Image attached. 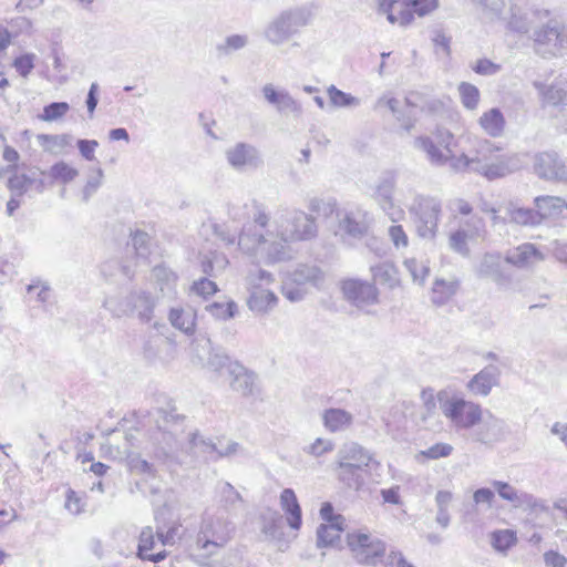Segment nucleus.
Segmentation results:
<instances>
[{
  "instance_id": "f257e3e1",
  "label": "nucleus",
  "mask_w": 567,
  "mask_h": 567,
  "mask_svg": "<svg viewBox=\"0 0 567 567\" xmlns=\"http://www.w3.org/2000/svg\"><path fill=\"white\" fill-rule=\"evenodd\" d=\"M151 416L156 427L152 433L155 457L165 463L176 462L187 440L188 453L196 457L203 456L206 462H215L217 442L205 439L198 431L186 436V416L177 413L174 406L156 408Z\"/></svg>"
},
{
  "instance_id": "f03ea898",
  "label": "nucleus",
  "mask_w": 567,
  "mask_h": 567,
  "mask_svg": "<svg viewBox=\"0 0 567 567\" xmlns=\"http://www.w3.org/2000/svg\"><path fill=\"white\" fill-rule=\"evenodd\" d=\"M268 224V214L260 205H256L252 223L245 224L238 236V247L249 256L260 257L267 265L290 259L288 241L270 233Z\"/></svg>"
},
{
  "instance_id": "7ed1b4c3",
  "label": "nucleus",
  "mask_w": 567,
  "mask_h": 567,
  "mask_svg": "<svg viewBox=\"0 0 567 567\" xmlns=\"http://www.w3.org/2000/svg\"><path fill=\"white\" fill-rule=\"evenodd\" d=\"M312 16L311 9L307 6L284 10L265 27L264 37L274 45L284 44L301 28L308 25Z\"/></svg>"
},
{
  "instance_id": "20e7f679",
  "label": "nucleus",
  "mask_w": 567,
  "mask_h": 567,
  "mask_svg": "<svg viewBox=\"0 0 567 567\" xmlns=\"http://www.w3.org/2000/svg\"><path fill=\"white\" fill-rule=\"evenodd\" d=\"M235 530L234 523L224 516L205 514L202 520L200 530L197 535V546L208 555H213L217 548L224 547Z\"/></svg>"
},
{
  "instance_id": "39448f33",
  "label": "nucleus",
  "mask_w": 567,
  "mask_h": 567,
  "mask_svg": "<svg viewBox=\"0 0 567 567\" xmlns=\"http://www.w3.org/2000/svg\"><path fill=\"white\" fill-rule=\"evenodd\" d=\"M443 415L451 422V425L457 433L467 432L481 420L482 406L473 401L461 396L439 395Z\"/></svg>"
},
{
  "instance_id": "423d86ee",
  "label": "nucleus",
  "mask_w": 567,
  "mask_h": 567,
  "mask_svg": "<svg viewBox=\"0 0 567 567\" xmlns=\"http://www.w3.org/2000/svg\"><path fill=\"white\" fill-rule=\"evenodd\" d=\"M419 237L433 240L436 237L441 202L434 197L416 196L409 209Z\"/></svg>"
},
{
  "instance_id": "0eeeda50",
  "label": "nucleus",
  "mask_w": 567,
  "mask_h": 567,
  "mask_svg": "<svg viewBox=\"0 0 567 567\" xmlns=\"http://www.w3.org/2000/svg\"><path fill=\"white\" fill-rule=\"evenodd\" d=\"M278 235L286 241L309 240L317 235L316 219L302 210H282L276 220Z\"/></svg>"
},
{
  "instance_id": "6e6552de",
  "label": "nucleus",
  "mask_w": 567,
  "mask_h": 567,
  "mask_svg": "<svg viewBox=\"0 0 567 567\" xmlns=\"http://www.w3.org/2000/svg\"><path fill=\"white\" fill-rule=\"evenodd\" d=\"M347 545L360 565L375 567L386 553V544L382 539L363 532L348 533Z\"/></svg>"
},
{
  "instance_id": "1a4fd4ad",
  "label": "nucleus",
  "mask_w": 567,
  "mask_h": 567,
  "mask_svg": "<svg viewBox=\"0 0 567 567\" xmlns=\"http://www.w3.org/2000/svg\"><path fill=\"white\" fill-rule=\"evenodd\" d=\"M539 24L540 27L535 28L533 32L537 52L543 55H556L567 47V33H564V29L557 20L549 16Z\"/></svg>"
},
{
  "instance_id": "9d476101",
  "label": "nucleus",
  "mask_w": 567,
  "mask_h": 567,
  "mask_svg": "<svg viewBox=\"0 0 567 567\" xmlns=\"http://www.w3.org/2000/svg\"><path fill=\"white\" fill-rule=\"evenodd\" d=\"M506 436V423L488 410L482 411L481 420L466 432V439L486 446L501 442Z\"/></svg>"
},
{
  "instance_id": "9b49d317",
  "label": "nucleus",
  "mask_w": 567,
  "mask_h": 567,
  "mask_svg": "<svg viewBox=\"0 0 567 567\" xmlns=\"http://www.w3.org/2000/svg\"><path fill=\"white\" fill-rule=\"evenodd\" d=\"M533 168L537 177L543 181L567 184V166L554 151L537 153L534 156Z\"/></svg>"
},
{
  "instance_id": "f8f14e48",
  "label": "nucleus",
  "mask_w": 567,
  "mask_h": 567,
  "mask_svg": "<svg viewBox=\"0 0 567 567\" xmlns=\"http://www.w3.org/2000/svg\"><path fill=\"white\" fill-rule=\"evenodd\" d=\"M227 163L237 172L256 171L264 165L259 150L245 142H238L225 152Z\"/></svg>"
},
{
  "instance_id": "ddd939ff",
  "label": "nucleus",
  "mask_w": 567,
  "mask_h": 567,
  "mask_svg": "<svg viewBox=\"0 0 567 567\" xmlns=\"http://www.w3.org/2000/svg\"><path fill=\"white\" fill-rule=\"evenodd\" d=\"M550 16V11L536 6L524 9L518 4L511 7V18L508 28L517 33H528L530 29L537 28L539 22H544Z\"/></svg>"
},
{
  "instance_id": "4468645a",
  "label": "nucleus",
  "mask_w": 567,
  "mask_h": 567,
  "mask_svg": "<svg viewBox=\"0 0 567 567\" xmlns=\"http://www.w3.org/2000/svg\"><path fill=\"white\" fill-rule=\"evenodd\" d=\"M341 291L347 301L361 308L378 301V291L374 285L360 279H347L341 284Z\"/></svg>"
},
{
  "instance_id": "2eb2a0df",
  "label": "nucleus",
  "mask_w": 567,
  "mask_h": 567,
  "mask_svg": "<svg viewBox=\"0 0 567 567\" xmlns=\"http://www.w3.org/2000/svg\"><path fill=\"white\" fill-rule=\"evenodd\" d=\"M369 230L365 221V215L361 212H346L339 218L337 236H340L344 243L352 245V241L362 239Z\"/></svg>"
},
{
  "instance_id": "dca6fc26",
  "label": "nucleus",
  "mask_w": 567,
  "mask_h": 567,
  "mask_svg": "<svg viewBox=\"0 0 567 567\" xmlns=\"http://www.w3.org/2000/svg\"><path fill=\"white\" fill-rule=\"evenodd\" d=\"M535 87L538 90L542 105L551 106L559 111L567 107V79L557 78L550 84H543L535 82Z\"/></svg>"
},
{
  "instance_id": "f3484780",
  "label": "nucleus",
  "mask_w": 567,
  "mask_h": 567,
  "mask_svg": "<svg viewBox=\"0 0 567 567\" xmlns=\"http://www.w3.org/2000/svg\"><path fill=\"white\" fill-rule=\"evenodd\" d=\"M395 175L393 172L382 174L372 188L371 197L377 202L380 208L394 220L393 194L395 189Z\"/></svg>"
},
{
  "instance_id": "a211bd4d",
  "label": "nucleus",
  "mask_w": 567,
  "mask_h": 567,
  "mask_svg": "<svg viewBox=\"0 0 567 567\" xmlns=\"http://www.w3.org/2000/svg\"><path fill=\"white\" fill-rule=\"evenodd\" d=\"M539 225L554 221L567 210V203L557 196H537L534 199Z\"/></svg>"
},
{
  "instance_id": "6ab92c4d",
  "label": "nucleus",
  "mask_w": 567,
  "mask_h": 567,
  "mask_svg": "<svg viewBox=\"0 0 567 567\" xmlns=\"http://www.w3.org/2000/svg\"><path fill=\"white\" fill-rule=\"evenodd\" d=\"M230 388L244 396L254 395L256 374L237 361L228 365Z\"/></svg>"
},
{
  "instance_id": "aec40b11",
  "label": "nucleus",
  "mask_w": 567,
  "mask_h": 567,
  "mask_svg": "<svg viewBox=\"0 0 567 567\" xmlns=\"http://www.w3.org/2000/svg\"><path fill=\"white\" fill-rule=\"evenodd\" d=\"M373 461L370 451L355 442L343 444L338 453L336 463H350L353 466H359L363 471H370V464Z\"/></svg>"
},
{
  "instance_id": "412c9836",
  "label": "nucleus",
  "mask_w": 567,
  "mask_h": 567,
  "mask_svg": "<svg viewBox=\"0 0 567 567\" xmlns=\"http://www.w3.org/2000/svg\"><path fill=\"white\" fill-rule=\"evenodd\" d=\"M518 167L519 163L516 156L496 155L487 165L480 166V175L488 181H494L507 176Z\"/></svg>"
},
{
  "instance_id": "4be33fe9",
  "label": "nucleus",
  "mask_w": 567,
  "mask_h": 567,
  "mask_svg": "<svg viewBox=\"0 0 567 567\" xmlns=\"http://www.w3.org/2000/svg\"><path fill=\"white\" fill-rule=\"evenodd\" d=\"M440 7V0H403V9H399L400 25L408 27L414 20V14L425 17Z\"/></svg>"
},
{
  "instance_id": "5701e85b",
  "label": "nucleus",
  "mask_w": 567,
  "mask_h": 567,
  "mask_svg": "<svg viewBox=\"0 0 567 567\" xmlns=\"http://www.w3.org/2000/svg\"><path fill=\"white\" fill-rule=\"evenodd\" d=\"M336 476L342 487L350 491H359L363 485L370 471H363L360 465L353 466L350 463H336Z\"/></svg>"
},
{
  "instance_id": "b1692460",
  "label": "nucleus",
  "mask_w": 567,
  "mask_h": 567,
  "mask_svg": "<svg viewBox=\"0 0 567 567\" xmlns=\"http://www.w3.org/2000/svg\"><path fill=\"white\" fill-rule=\"evenodd\" d=\"M499 370L496 365L489 364L476 373L467 383L471 392L477 395L486 396L491 393L493 386L497 385Z\"/></svg>"
},
{
  "instance_id": "393cba45",
  "label": "nucleus",
  "mask_w": 567,
  "mask_h": 567,
  "mask_svg": "<svg viewBox=\"0 0 567 567\" xmlns=\"http://www.w3.org/2000/svg\"><path fill=\"white\" fill-rule=\"evenodd\" d=\"M543 255L533 244H523L507 250L504 260L517 268H525L536 260H542Z\"/></svg>"
},
{
  "instance_id": "a878e982",
  "label": "nucleus",
  "mask_w": 567,
  "mask_h": 567,
  "mask_svg": "<svg viewBox=\"0 0 567 567\" xmlns=\"http://www.w3.org/2000/svg\"><path fill=\"white\" fill-rule=\"evenodd\" d=\"M280 505L287 515L290 528L298 530L302 525V512L296 493L292 488H285L280 494Z\"/></svg>"
},
{
  "instance_id": "bb28decb",
  "label": "nucleus",
  "mask_w": 567,
  "mask_h": 567,
  "mask_svg": "<svg viewBox=\"0 0 567 567\" xmlns=\"http://www.w3.org/2000/svg\"><path fill=\"white\" fill-rule=\"evenodd\" d=\"M289 280L297 286L311 285L319 288L324 281V272L315 265H299L289 275Z\"/></svg>"
},
{
  "instance_id": "cd10ccee",
  "label": "nucleus",
  "mask_w": 567,
  "mask_h": 567,
  "mask_svg": "<svg viewBox=\"0 0 567 567\" xmlns=\"http://www.w3.org/2000/svg\"><path fill=\"white\" fill-rule=\"evenodd\" d=\"M480 277L489 278L501 284L507 279L502 270V256L498 252H486L477 267Z\"/></svg>"
},
{
  "instance_id": "c85d7f7f",
  "label": "nucleus",
  "mask_w": 567,
  "mask_h": 567,
  "mask_svg": "<svg viewBox=\"0 0 567 567\" xmlns=\"http://www.w3.org/2000/svg\"><path fill=\"white\" fill-rule=\"evenodd\" d=\"M219 509L228 515H236L244 503L240 493L228 482L218 485Z\"/></svg>"
},
{
  "instance_id": "c756f323",
  "label": "nucleus",
  "mask_w": 567,
  "mask_h": 567,
  "mask_svg": "<svg viewBox=\"0 0 567 567\" xmlns=\"http://www.w3.org/2000/svg\"><path fill=\"white\" fill-rule=\"evenodd\" d=\"M194 344L196 346V348L200 347L204 351H207V353H208L207 365L216 372H219L224 368H226L228 370V365L230 363H233L230 361L229 357L225 352H223L220 350H215L212 347L210 339L204 334H199L195 339Z\"/></svg>"
},
{
  "instance_id": "7c9ffc66",
  "label": "nucleus",
  "mask_w": 567,
  "mask_h": 567,
  "mask_svg": "<svg viewBox=\"0 0 567 567\" xmlns=\"http://www.w3.org/2000/svg\"><path fill=\"white\" fill-rule=\"evenodd\" d=\"M278 302L277 296L267 289L254 288L247 299L248 308L255 313H267Z\"/></svg>"
},
{
  "instance_id": "2f4dec72",
  "label": "nucleus",
  "mask_w": 567,
  "mask_h": 567,
  "mask_svg": "<svg viewBox=\"0 0 567 567\" xmlns=\"http://www.w3.org/2000/svg\"><path fill=\"white\" fill-rule=\"evenodd\" d=\"M154 536L155 534L152 527L147 526L142 529L138 538L137 557L142 560H150L156 564L164 560L167 553L166 550H161L156 554H148L155 545Z\"/></svg>"
},
{
  "instance_id": "473e14b6",
  "label": "nucleus",
  "mask_w": 567,
  "mask_h": 567,
  "mask_svg": "<svg viewBox=\"0 0 567 567\" xmlns=\"http://www.w3.org/2000/svg\"><path fill=\"white\" fill-rule=\"evenodd\" d=\"M322 421L329 432L336 433L349 427L353 422V416L343 409L330 408L323 411Z\"/></svg>"
},
{
  "instance_id": "72a5a7b5",
  "label": "nucleus",
  "mask_w": 567,
  "mask_h": 567,
  "mask_svg": "<svg viewBox=\"0 0 567 567\" xmlns=\"http://www.w3.org/2000/svg\"><path fill=\"white\" fill-rule=\"evenodd\" d=\"M505 212L507 214L508 223L525 227L539 226L538 215L535 207H519L513 203H509L506 206Z\"/></svg>"
},
{
  "instance_id": "f704fd0d",
  "label": "nucleus",
  "mask_w": 567,
  "mask_h": 567,
  "mask_svg": "<svg viewBox=\"0 0 567 567\" xmlns=\"http://www.w3.org/2000/svg\"><path fill=\"white\" fill-rule=\"evenodd\" d=\"M478 122L484 132L492 137H498L504 132L505 118L498 107H493L483 113Z\"/></svg>"
},
{
  "instance_id": "c9c22d12",
  "label": "nucleus",
  "mask_w": 567,
  "mask_h": 567,
  "mask_svg": "<svg viewBox=\"0 0 567 567\" xmlns=\"http://www.w3.org/2000/svg\"><path fill=\"white\" fill-rule=\"evenodd\" d=\"M460 287L457 279L444 280L436 278L432 287V302L436 306L445 305L454 295H456Z\"/></svg>"
},
{
  "instance_id": "e433bc0d",
  "label": "nucleus",
  "mask_w": 567,
  "mask_h": 567,
  "mask_svg": "<svg viewBox=\"0 0 567 567\" xmlns=\"http://www.w3.org/2000/svg\"><path fill=\"white\" fill-rule=\"evenodd\" d=\"M134 312L143 322H150L153 318L155 300L150 292L133 291Z\"/></svg>"
},
{
  "instance_id": "4c0bfd02",
  "label": "nucleus",
  "mask_w": 567,
  "mask_h": 567,
  "mask_svg": "<svg viewBox=\"0 0 567 567\" xmlns=\"http://www.w3.org/2000/svg\"><path fill=\"white\" fill-rule=\"evenodd\" d=\"M152 272L157 285L159 286L161 291L164 295L171 296L175 293V287L178 277L173 270L161 264L155 266Z\"/></svg>"
},
{
  "instance_id": "58836bf2",
  "label": "nucleus",
  "mask_w": 567,
  "mask_h": 567,
  "mask_svg": "<svg viewBox=\"0 0 567 567\" xmlns=\"http://www.w3.org/2000/svg\"><path fill=\"white\" fill-rule=\"evenodd\" d=\"M37 140L40 146L49 153L56 154L64 147L71 146L73 136L71 134H39Z\"/></svg>"
},
{
  "instance_id": "ea45409f",
  "label": "nucleus",
  "mask_w": 567,
  "mask_h": 567,
  "mask_svg": "<svg viewBox=\"0 0 567 567\" xmlns=\"http://www.w3.org/2000/svg\"><path fill=\"white\" fill-rule=\"evenodd\" d=\"M415 147L425 152L429 161L436 166H443L447 163V154H444L429 136L417 137L415 140Z\"/></svg>"
},
{
  "instance_id": "a19ab883",
  "label": "nucleus",
  "mask_w": 567,
  "mask_h": 567,
  "mask_svg": "<svg viewBox=\"0 0 567 567\" xmlns=\"http://www.w3.org/2000/svg\"><path fill=\"white\" fill-rule=\"evenodd\" d=\"M492 485L496 489L499 497L505 501L515 503V505L527 504L530 505L533 497L526 493L518 494L517 489L503 481H493Z\"/></svg>"
},
{
  "instance_id": "79ce46f5",
  "label": "nucleus",
  "mask_w": 567,
  "mask_h": 567,
  "mask_svg": "<svg viewBox=\"0 0 567 567\" xmlns=\"http://www.w3.org/2000/svg\"><path fill=\"white\" fill-rule=\"evenodd\" d=\"M342 530L343 525L320 524L317 528V547L324 548L334 546L336 542L340 539V533Z\"/></svg>"
},
{
  "instance_id": "37998d69",
  "label": "nucleus",
  "mask_w": 567,
  "mask_h": 567,
  "mask_svg": "<svg viewBox=\"0 0 567 567\" xmlns=\"http://www.w3.org/2000/svg\"><path fill=\"white\" fill-rule=\"evenodd\" d=\"M172 326L186 334H192L195 329V317L179 308H172L168 315Z\"/></svg>"
},
{
  "instance_id": "c03bdc74",
  "label": "nucleus",
  "mask_w": 567,
  "mask_h": 567,
  "mask_svg": "<svg viewBox=\"0 0 567 567\" xmlns=\"http://www.w3.org/2000/svg\"><path fill=\"white\" fill-rule=\"evenodd\" d=\"M478 157H471L473 163V173L480 174V166L487 165L491 161L495 158V152L498 151V147H495L492 142L488 140H483L477 143Z\"/></svg>"
},
{
  "instance_id": "a18cd8bd",
  "label": "nucleus",
  "mask_w": 567,
  "mask_h": 567,
  "mask_svg": "<svg viewBox=\"0 0 567 567\" xmlns=\"http://www.w3.org/2000/svg\"><path fill=\"white\" fill-rule=\"evenodd\" d=\"M133 292L121 299H107L104 306L113 313L121 318L123 316H133L134 312Z\"/></svg>"
},
{
  "instance_id": "49530a36",
  "label": "nucleus",
  "mask_w": 567,
  "mask_h": 567,
  "mask_svg": "<svg viewBox=\"0 0 567 567\" xmlns=\"http://www.w3.org/2000/svg\"><path fill=\"white\" fill-rule=\"evenodd\" d=\"M330 104L334 107H352L360 104V100L350 93L339 90L336 85H330L327 89Z\"/></svg>"
},
{
  "instance_id": "de8ad7c7",
  "label": "nucleus",
  "mask_w": 567,
  "mask_h": 567,
  "mask_svg": "<svg viewBox=\"0 0 567 567\" xmlns=\"http://www.w3.org/2000/svg\"><path fill=\"white\" fill-rule=\"evenodd\" d=\"M462 104L467 110H475L480 102V90L471 83L462 82L458 85Z\"/></svg>"
},
{
  "instance_id": "09e8293b",
  "label": "nucleus",
  "mask_w": 567,
  "mask_h": 567,
  "mask_svg": "<svg viewBox=\"0 0 567 567\" xmlns=\"http://www.w3.org/2000/svg\"><path fill=\"white\" fill-rule=\"evenodd\" d=\"M248 44V37L244 34H233L216 47L219 55H229L235 51L244 49Z\"/></svg>"
},
{
  "instance_id": "8fccbe9b",
  "label": "nucleus",
  "mask_w": 567,
  "mask_h": 567,
  "mask_svg": "<svg viewBox=\"0 0 567 567\" xmlns=\"http://www.w3.org/2000/svg\"><path fill=\"white\" fill-rule=\"evenodd\" d=\"M471 237H472V235H470L467 230H465L463 228H458L457 230L453 231L450 235L449 246L453 251H455L464 257L468 256L470 248L467 246V240Z\"/></svg>"
},
{
  "instance_id": "3c124183",
  "label": "nucleus",
  "mask_w": 567,
  "mask_h": 567,
  "mask_svg": "<svg viewBox=\"0 0 567 567\" xmlns=\"http://www.w3.org/2000/svg\"><path fill=\"white\" fill-rule=\"evenodd\" d=\"M206 310L216 319H230L237 313V305L235 301L229 300L228 302H212L206 306Z\"/></svg>"
},
{
  "instance_id": "603ef678",
  "label": "nucleus",
  "mask_w": 567,
  "mask_h": 567,
  "mask_svg": "<svg viewBox=\"0 0 567 567\" xmlns=\"http://www.w3.org/2000/svg\"><path fill=\"white\" fill-rule=\"evenodd\" d=\"M517 542L516 534L513 530H495L492 534V546L498 551H506Z\"/></svg>"
},
{
  "instance_id": "864d4df0",
  "label": "nucleus",
  "mask_w": 567,
  "mask_h": 567,
  "mask_svg": "<svg viewBox=\"0 0 567 567\" xmlns=\"http://www.w3.org/2000/svg\"><path fill=\"white\" fill-rule=\"evenodd\" d=\"M70 105L66 102H52L43 107V112L39 115V118L44 122H52L63 117Z\"/></svg>"
},
{
  "instance_id": "5fc2aeb1",
  "label": "nucleus",
  "mask_w": 567,
  "mask_h": 567,
  "mask_svg": "<svg viewBox=\"0 0 567 567\" xmlns=\"http://www.w3.org/2000/svg\"><path fill=\"white\" fill-rule=\"evenodd\" d=\"M78 171L71 167L68 163L61 161L55 163L50 168V176L66 184L78 176Z\"/></svg>"
},
{
  "instance_id": "6e6d98bb",
  "label": "nucleus",
  "mask_w": 567,
  "mask_h": 567,
  "mask_svg": "<svg viewBox=\"0 0 567 567\" xmlns=\"http://www.w3.org/2000/svg\"><path fill=\"white\" fill-rule=\"evenodd\" d=\"M131 244L136 252V256L146 259L151 252L150 236L143 230H136L132 234Z\"/></svg>"
},
{
  "instance_id": "4d7b16f0",
  "label": "nucleus",
  "mask_w": 567,
  "mask_h": 567,
  "mask_svg": "<svg viewBox=\"0 0 567 567\" xmlns=\"http://www.w3.org/2000/svg\"><path fill=\"white\" fill-rule=\"evenodd\" d=\"M399 9H403V0H380L379 11L386 14L390 23H400Z\"/></svg>"
},
{
  "instance_id": "13d9d810",
  "label": "nucleus",
  "mask_w": 567,
  "mask_h": 567,
  "mask_svg": "<svg viewBox=\"0 0 567 567\" xmlns=\"http://www.w3.org/2000/svg\"><path fill=\"white\" fill-rule=\"evenodd\" d=\"M33 182L34 181L31 177L24 174L14 175L8 179L7 186L11 190L12 195L22 197Z\"/></svg>"
},
{
  "instance_id": "bf43d9fd",
  "label": "nucleus",
  "mask_w": 567,
  "mask_h": 567,
  "mask_svg": "<svg viewBox=\"0 0 567 567\" xmlns=\"http://www.w3.org/2000/svg\"><path fill=\"white\" fill-rule=\"evenodd\" d=\"M190 291L206 299L216 293L218 291V287L215 281L207 277H202L193 282Z\"/></svg>"
},
{
  "instance_id": "052dcab7",
  "label": "nucleus",
  "mask_w": 567,
  "mask_h": 567,
  "mask_svg": "<svg viewBox=\"0 0 567 567\" xmlns=\"http://www.w3.org/2000/svg\"><path fill=\"white\" fill-rule=\"evenodd\" d=\"M404 266L410 272L414 282L423 284L430 272V268L427 266L414 258L406 259L404 261Z\"/></svg>"
},
{
  "instance_id": "680f3d73",
  "label": "nucleus",
  "mask_w": 567,
  "mask_h": 567,
  "mask_svg": "<svg viewBox=\"0 0 567 567\" xmlns=\"http://www.w3.org/2000/svg\"><path fill=\"white\" fill-rule=\"evenodd\" d=\"M34 60L35 55L33 53H23L13 60L12 66L19 75L27 78L34 69Z\"/></svg>"
},
{
  "instance_id": "e2e57ef3",
  "label": "nucleus",
  "mask_w": 567,
  "mask_h": 567,
  "mask_svg": "<svg viewBox=\"0 0 567 567\" xmlns=\"http://www.w3.org/2000/svg\"><path fill=\"white\" fill-rule=\"evenodd\" d=\"M453 446L449 443H435L426 450L420 452V455L429 458V460H439L442 457H447L452 454Z\"/></svg>"
},
{
  "instance_id": "0e129e2a",
  "label": "nucleus",
  "mask_w": 567,
  "mask_h": 567,
  "mask_svg": "<svg viewBox=\"0 0 567 567\" xmlns=\"http://www.w3.org/2000/svg\"><path fill=\"white\" fill-rule=\"evenodd\" d=\"M85 502L83 497L69 488L65 493V508L73 515H79L84 511Z\"/></svg>"
},
{
  "instance_id": "69168bd1",
  "label": "nucleus",
  "mask_w": 567,
  "mask_h": 567,
  "mask_svg": "<svg viewBox=\"0 0 567 567\" xmlns=\"http://www.w3.org/2000/svg\"><path fill=\"white\" fill-rule=\"evenodd\" d=\"M373 279L380 284H392L394 280V268L390 264H380L371 268Z\"/></svg>"
},
{
  "instance_id": "338daca9",
  "label": "nucleus",
  "mask_w": 567,
  "mask_h": 567,
  "mask_svg": "<svg viewBox=\"0 0 567 567\" xmlns=\"http://www.w3.org/2000/svg\"><path fill=\"white\" fill-rule=\"evenodd\" d=\"M450 162V166L455 172H473V163L471 157H467L466 153H462L456 156L454 152L452 154H447Z\"/></svg>"
},
{
  "instance_id": "774afa93",
  "label": "nucleus",
  "mask_w": 567,
  "mask_h": 567,
  "mask_svg": "<svg viewBox=\"0 0 567 567\" xmlns=\"http://www.w3.org/2000/svg\"><path fill=\"white\" fill-rule=\"evenodd\" d=\"M475 2L491 19L498 18L505 8L504 0H475Z\"/></svg>"
}]
</instances>
